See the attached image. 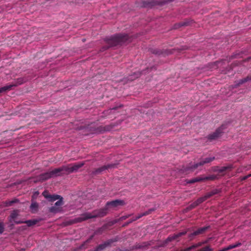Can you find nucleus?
I'll return each instance as SVG.
<instances>
[{
  "label": "nucleus",
  "mask_w": 251,
  "mask_h": 251,
  "mask_svg": "<svg viewBox=\"0 0 251 251\" xmlns=\"http://www.w3.org/2000/svg\"><path fill=\"white\" fill-rule=\"evenodd\" d=\"M209 228L208 226H204L202 227L199 228L198 229L194 231L192 233L193 236H196L199 234H203L205 231Z\"/></svg>",
  "instance_id": "2eb2a0df"
},
{
  "label": "nucleus",
  "mask_w": 251,
  "mask_h": 251,
  "mask_svg": "<svg viewBox=\"0 0 251 251\" xmlns=\"http://www.w3.org/2000/svg\"><path fill=\"white\" fill-rule=\"evenodd\" d=\"M21 251H25V250H24V249H22V250H21Z\"/></svg>",
  "instance_id": "37998d69"
},
{
  "label": "nucleus",
  "mask_w": 251,
  "mask_h": 251,
  "mask_svg": "<svg viewBox=\"0 0 251 251\" xmlns=\"http://www.w3.org/2000/svg\"><path fill=\"white\" fill-rule=\"evenodd\" d=\"M129 216V215H127V216H124L122 217L121 219H122V220H125L126 218H128Z\"/></svg>",
  "instance_id": "72a5a7b5"
},
{
  "label": "nucleus",
  "mask_w": 251,
  "mask_h": 251,
  "mask_svg": "<svg viewBox=\"0 0 251 251\" xmlns=\"http://www.w3.org/2000/svg\"><path fill=\"white\" fill-rule=\"evenodd\" d=\"M116 241V240L113 239L108 240L103 244L99 245L94 251H102L106 247L110 246L113 243Z\"/></svg>",
  "instance_id": "9b49d317"
},
{
  "label": "nucleus",
  "mask_w": 251,
  "mask_h": 251,
  "mask_svg": "<svg viewBox=\"0 0 251 251\" xmlns=\"http://www.w3.org/2000/svg\"><path fill=\"white\" fill-rule=\"evenodd\" d=\"M152 52L154 54H158V55H160L162 53V52L157 50H154Z\"/></svg>",
  "instance_id": "7c9ffc66"
},
{
  "label": "nucleus",
  "mask_w": 251,
  "mask_h": 251,
  "mask_svg": "<svg viewBox=\"0 0 251 251\" xmlns=\"http://www.w3.org/2000/svg\"><path fill=\"white\" fill-rule=\"evenodd\" d=\"M241 245H242L241 243L237 242L235 244L230 245L226 247H227V250L228 251V250H231L232 249H234V248H235L237 247H239Z\"/></svg>",
  "instance_id": "aec40b11"
},
{
  "label": "nucleus",
  "mask_w": 251,
  "mask_h": 251,
  "mask_svg": "<svg viewBox=\"0 0 251 251\" xmlns=\"http://www.w3.org/2000/svg\"><path fill=\"white\" fill-rule=\"evenodd\" d=\"M52 177L50 171L41 174L36 177L33 178V181L35 183L43 182L49 178Z\"/></svg>",
  "instance_id": "0eeeda50"
},
{
  "label": "nucleus",
  "mask_w": 251,
  "mask_h": 251,
  "mask_svg": "<svg viewBox=\"0 0 251 251\" xmlns=\"http://www.w3.org/2000/svg\"><path fill=\"white\" fill-rule=\"evenodd\" d=\"M191 250V248L189 247L186 249H185L184 251H190Z\"/></svg>",
  "instance_id": "c9c22d12"
},
{
  "label": "nucleus",
  "mask_w": 251,
  "mask_h": 251,
  "mask_svg": "<svg viewBox=\"0 0 251 251\" xmlns=\"http://www.w3.org/2000/svg\"><path fill=\"white\" fill-rule=\"evenodd\" d=\"M217 176L215 175H211L208 176L201 177L202 181L210 180H213L216 178Z\"/></svg>",
  "instance_id": "412c9836"
},
{
  "label": "nucleus",
  "mask_w": 251,
  "mask_h": 251,
  "mask_svg": "<svg viewBox=\"0 0 251 251\" xmlns=\"http://www.w3.org/2000/svg\"><path fill=\"white\" fill-rule=\"evenodd\" d=\"M246 82H247V80L246 77L244 78L243 79H241L238 81L237 83L236 84V87L239 86L240 85H241Z\"/></svg>",
  "instance_id": "c85d7f7f"
},
{
  "label": "nucleus",
  "mask_w": 251,
  "mask_h": 251,
  "mask_svg": "<svg viewBox=\"0 0 251 251\" xmlns=\"http://www.w3.org/2000/svg\"><path fill=\"white\" fill-rule=\"evenodd\" d=\"M115 166L114 164H110L106 165H104L100 168H97L93 170L92 172V174L93 175H97L98 174H100L102 172L104 171L105 170L108 169L109 168H114Z\"/></svg>",
  "instance_id": "f8f14e48"
},
{
  "label": "nucleus",
  "mask_w": 251,
  "mask_h": 251,
  "mask_svg": "<svg viewBox=\"0 0 251 251\" xmlns=\"http://www.w3.org/2000/svg\"><path fill=\"white\" fill-rule=\"evenodd\" d=\"M38 222L37 220H29L27 221H15V223L16 224H20L22 223H25L27 224L28 226H31L36 225Z\"/></svg>",
  "instance_id": "ddd939ff"
},
{
  "label": "nucleus",
  "mask_w": 251,
  "mask_h": 251,
  "mask_svg": "<svg viewBox=\"0 0 251 251\" xmlns=\"http://www.w3.org/2000/svg\"><path fill=\"white\" fill-rule=\"evenodd\" d=\"M190 21L185 20L184 21L181 22L178 24H175L174 25V28L177 29L181 26H187L190 25Z\"/></svg>",
  "instance_id": "dca6fc26"
},
{
  "label": "nucleus",
  "mask_w": 251,
  "mask_h": 251,
  "mask_svg": "<svg viewBox=\"0 0 251 251\" xmlns=\"http://www.w3.org/2000/svg\"><path fill=\"white\" fill-rule=\"evenodd\" d=\"M60 205H55L54 206H52L50 208V211L52 213H57L59 210V207Z\"/></svg>",
  "instance_id": "b1692460"
},
{
  "label": "nucleus",
  "mask_w": 251,
  "mask_h": 251,
  "mask_svg": "<svg viewBox=\"0 0 251 251\" xmlns=\"http://www.w3.org/2000/svg\"><path fill=\"white\" fill-rule=\"evenodd\" d=\"M224 129L223 126H222L219 128H218L212 134H209L207 138L210 141H212L213 140H216L219 137H220L223 133V130Z\"/></svg>",
  "instance_id": "1a4fd4ad"
},
{
  "label": "nucleus",
  "mask_w": 251,
  "mask_h": 251,
  "mask_svg": "<svg viewBox=\"0 0 251 251\" xmlns=\"http://www.w3.org/2000/svg\"><path fill=\"white\" fill-rule=\"evenodd\" d=\"M140 75V73H136V72H134L133 73V75H129V77L128 78V80H132L134 79H135L136 78H137Z\"/></svg>",
  "instance_id": "393cba45"
},
{
  "label": "nucleus",
  "mask_w": 251,
  "mask_h": 251,
  "mask_svg": "<svg viewBox=\"0 0 251 251\" xmlns=\"http://www.w3.org/2000/svg\"><path fill=\"white\" fill-rule=\"evenodd\" d=\"M250 59H251V57H248V58H247V60H250Z\"/></svg>",
  "instance_id": "a19ab883"
},
{
  "label": "nucleus",
  "mask_w": 251,
  "mask_h": 251,
  "mask_svg": "<svg viewBox=\"0 0 251 251\" xmlns=\"http://www.w3.org/2000/svg\"><path fill=\"white\" fill-rule=\"evenodd\" d=\"M247 176L249 178V177L251 176V174H249L248 175H247Z\"/></svg>",
  "instance_id": "ea45409f"
},
{
  "label": "nucleus",
  "mask_w": 251,
  "mask_h": 251,
  "mask_svg": "<svg viewBox=\"0 0 251 251\" xmlns=\"http://www.w3.org/2000/svg\"><path fill=\"white\" fill-rule=\"evenodd\" d=\"M213 249L211 248L210 246H206L202 249H201L199 251H213Z\"/></svg>",
  "instance_id": "cd10ccee"
},
{
  "label": "nucleus",
  "mask_w": 251,
  "mask_h": 251,
  "mask_svg": "<svg viewBox=\"0 0 251 251\" xmlns=\"http://www.w3.org/2000/svg\"><path fill=\"white\" fill-rule=\"evenodd\" d=\"M87 197H88V199H91L92 200H93L94 198H92L91 196H87Z\"/></svg>",
  "instance_id": "e433bc0d"
},
{
  "label": "nucleus",
  "mask_w": 251,
  "mask_h": 251,
  "mask_svg": "<svg viewBox=\"0 0 251 251\" xmlns=\"http://www.w3.org/2000/svg\"><path fill=\"white\" fill-rule=\"evenodd\" d=\"M15 85H8L0 88V93L10 90Z\"/></svg>",
  "instance_id": "a211bd4d"
},
{
  "label": "nucleus",
  "mask_w": 251,
  "mask_h": 251,
  "mask_svg": "<svg viewBox=\"0 0 251 251\" xmlns=\"http://www.w3.org/2000/svg\"><path fill=\"white\" fill-rule=\"evenodd\" d=\"M221 190L220 189H214L211 190L210 192H207L204 196L199 198L197 200L196 204H200L203 202H204L206 200L210 198L212 196H214L216 194H218L221 192Z\"/></svg>",
  "instance_id": "20e7f679"
},
{
  "label": "nucleus",
  "mask_w": 251,
  "mask_h": 251,
  "mask_svg": "<svg viewBox=\"0 0 251 251\" xmlns=\"http://www.w3.org/2000/svg\"><path fill=\"white\" fill-rule=\"evenodd\" d=\"M50 172L52 177L67 174L66 166V165L62 166L61 167L55 168L51 171Z\"/></svg>",
  "instance_id": "6e6552de"
},
{
  "label": "nucleus",
  "mask_w": 251,
  "mask_h": 251,
  "mask_svg": "<svg viewBox=\"0 0 251 251\" xmlns=\"http://www.w3.org/2000/svg\"><path fill=\"white\" fill-rule=\"evenodd\" d=\"M155 210V208H150L148 211H146L143 213L138 214L137 216H136L135 217H133L131 220H130L129 221H128L126 224H125V225H128L129 224L140 219V218H141L142 217H143L144 216H147V215H148L151 214Z\"/></svg>",
  "instance_id": "9d476101"
},
{
  "label": "nucleus",
  "mask_w": 251,
  "mask_h": 251,
  "mask_svg": "<svg viewBox=\"0 0 251 251\" xmlns=\"http://www.w3.org/2000/svg\"><path fill=\"white\" fill-rule=\"evenodd\" d=\"M19 211L18 210H14L11 212L9 217L10 222H12V221H14V222L15 221H17L16 219L19 216Z\"/></svg>",
  "instance_id": "f3484780"
},
{
  "label": "nucleus",
  "mask_w": 251,
  "mask_h": 251,
  "mask_svg": "<svg viewBox=\"0 0 251 251\" xmlns=\"http://www.w3.org/2000/svg\"><path fill=\"white\" fill-rule=\"evenodd\" d=\"M195 205H191V206H192L191 208H194V207H195L194 206H195Z\"/></svg>",
  "instance_id": "79ce46f5"
},
{
  "label": "nucleus",
  "mask_w": 251,
  "mask_h": 251,
  "mask_svg": "<svg viewBox=\"0 0 251 251\" xmlns=\"http://www.w3.org/2000/svg\"><path fill=\"white\" fill-rule=\"evenodd\" d=\"M108 207L105 208L101 209L99 210L94 211L92 213H85L82 214L80 217L75 218L72 223H76L81 222L86 220L99 217H102L107 213Z\"/></svg>",
  "instance_id": "f257e3e1"
},
{
  "label": "nucleus",
  "mask_w": 251,
  "mask_h": 251,
  "mask_svg": "<svg viewBox=\"0 0 251 251\" xmlns=\"http://www.w3.org/2000/svg\"><path fill=\"white\" fill-rule=\"evenodd\" d=\"M248 178V177L247 176H246L243 177V179L245 180V179H247Z\"/></svg>",
  "instance_id": "4c0bfd02"
},
{
  "label": "nucleus",
  "mask_w": 251,
  "mask_h": 251,
  "mask_svg": "<svg viewBox=\"0 0 251 251\" xmlns=\"http://www.w3.org/2000/svg\"><path fill=\"white\" fill-rule=\"evenodd\" d=\"M105 226H103L102 228H100V229H99V230L100 231V230H101V229L105 228Z\"/></svg>",
  "instance_id": "58836bf2"
},
{
  "label": "nucleus",
  "mask_w": 251,
  "mask_h": 251,
  "mask_svg": "<svg viewBox=\"0 0 251 251\" xmlns=\"http://www.w3.org/2000/svg\"><path fill=\"white\" fill-rule=\"evenodd\" d=\"M232 168L231 166H227L222 167L218 170V172L220 173H223L227 170H230Z\"/></svg>",
  "instance_id": "4be33fe9"
},
{
  "label": "nucleus",
  "mask_w": 251,
  "mask_h": 251,
  "mask_svg": "<svg viewBox=\"0 0 251 251\" xmlns=\"http://www.w3.org/2000/svg\"><path fill=\"white\" fill-rule=\"evenodd\" d=\"M4 224L2 222H0V234H2L4 229Z\"/></svg>",
  "instance_id": "c756f323"
},
{
  "label": "nucleus",
  "mask_w": 251,
  "mask_h": 251,
  "mask_svg": "<svg viewBox=\"0 0 251 251\" xmlns=\"http://www.w3.org/2000/svg\"><path fill=\"white\" fill-rule=\"evenodd\" d=\"M200 245H201L200 244H199V245H194L190 246V247L191 248V250H192V249L197 248V247H198Z\"/></svg>",
  "instance_id": "2f4dec72"
},
{
  "label": "nucleus",
  "mask_w": 251,
  "mask_h": 251,
  "mask_svg": "<svg viewBox=\"0 0 251 251\" xmlns=\"http://www.w3.org/2000/svg\"><path fill=\"white\" fill-rule=\"evenodd\" d=\"M202 181L201 177H197L196 178H192V179H190L189 180V182L190 183H194L196 182H199V181Z\"/></svg>",
  "instance_id": "a878e982"
},
{
  "label": "nucleus",
  "mask_w": 251,
  "mask_h": 251,
  "mask_svg": "<svg viewBox=\"0 0 251 251\" xmlns=\"http://www.w3.org/2000/svg\"><path fill=\"white\" fill-rule=\"evenodd\" d=\"M126 41L130 42L129 36L126 34H119L115 35L106 40L107 46L104 47V50H106L109 47L116 46L118 44L123 43Z\"/></svg>",
  "instance_id": "f03ea898"
},
{
  "label": "nucleus",
  "mask_w": 251,
  "mask_h": 251,
  "mask_svg": "<svg viewBox=\"0 0 251 251\" xmlns=\"http://www.w3.org/2000/svg\"><path fill=\"white\" fill-rule=\"evenodd\" d=\"M228 251L227 247L223 248L222 250H220V251Z\"/></svg>",
  "instance_id": "f704fd0d"
},
{
  "label": "nucleus",
  "mask_w": 251,
  "mask_h": 251,
  "mask_svg": "<svg viewBox=\"0 0 251 251\" xmlns=\"http://www.w3.org/2000/svg\"><path fill=\"white\" fill-rule=\"evenodd\" d=\"M186 233V231H182L176 234H174L173 235L168 237L167 240L169 241H172L173 240H177L179 237L185 235Z\"/></svg>",
  "instance_id": "4468645a"
},
{
  "label": "nucleus",
  "mask_w": 251,
  "mask_h": 251,
  "mask_svg": "<svg viewBox=\"0 0 251 251\" xmlns=\"http://www.w3.org/2000/svg\"><path fill=\"white\" fill-rule=\"evenodd\" d=\"M124 201L123 200H116L110 201H107L106 204H124Z\"/></svg>",
  "instance_id": "6ab92c4d"
},
{
  "label": "nucleus",
  "mask_w": 251,
  "mask_h": 251,
  "mask_svg": "<svg viewBox=\"0 0 251 251\" xmlns=\"http://www.w3.org/2000/svg\"><path fill=\"white\" fill-rule=\"evenodd\" d=\"M19 200L17 199H16V198H14V199H13L12 200L9 201H6L5 202H4V204H15V203H19Z\"/></svg>",
  "instance_id": "bb28decb"
},
{
  "label": "nucleus",
  "mask_w": 251,
  "mask_h": 251,
  "mask_svg": "<svg viewBox=\"0 0 251 251\" xmlns=\"http://www.w3.org/2000/svg\"><path fill=\"white\" fill-rule=\"evenodd\" d=\"M32 204H36L35 203H31Z\"/></svg>",
  "instance_id": "c03bdc74"
},
{
  "label": "nucleus",
  "mask_w": 251,
  "mask_h": 251,
  "mask_svg": "<svg viewBox=\"0 0 251 251\" xmlns=\"http://www.w3.org/2000/svg\"><path fill=\"white\" fill-rule=\"evenodd\" d=\"M84 165L83 163H77L75 164H70L66 165L67 168V174H69L74 172L77 171L78 169L80 168Z\"/></svg>",
  "instance_id": "423d86ee"
},
{
  "label": "nucleus",
  "mask_w": 251,
  "mask_h": 251,
  "mask_svg": "<svg viewBox=\"0 0 251 251\" xmlns=\"http://www.w3.org/2000/svg\"><path fill=\"white\" fill-rule=\"evenodd\" d=\"M42 195L50 202H54L56 201L54 204H63L64 203V199L62 196L57 194H51L47 190H45L42 193Z\"/></svg>",
  "instance_id": "7ed1b4c3"
},
{
  "label": "nucleus",
  "mask_w": 251,
  "mask_h": 251,
  "mask_svg": "<svg viewBox=\"0 0 251 251\" xmlns=\"http://www.w3.org/2000/svg\"><path fill=\"white\" fill-rule=\"evenodd\" d=\"M246 78L247 81L251 80V75H248Z\"/></svg>",
  "instance_id": "473e14b6"
},
{
  "label": "nucleus",
  "mask_w": 251,
  "mask_h": 251,
  "mask_svg": "<svg viewBox=\"0 0 251 251\" xmlns=\"http://www.w3.org/2000/svg\"><path fill=\"white\" fill-rule=\"evenodd\" d=\"M38 205H30V210L33 213H36L38 210Z\"/></svg>",
  "instance_id": "5701e85b"
},
{
  "label": "nucleus",
  "mask_w": 251,
  "mask_h": 251,
  "mask_svg": "<svg viewBox=\"0 0 251 251\" xmlns=\"http://www.w3.org/2000/svg\"><path fill=\"white\" fill-rule=\"evenodd\" d=\"M215 159V157H207L204 159L203 160H202L200 161L199 163H196L193 165H191V166H189L188 167L189 170H191L192 171L194 170L195 169L198 168L199 166H202L205 164L209 163L212 161L214 160Z\"/></svg>",
  "instance_id": "39448f33"
}]
</instances>
